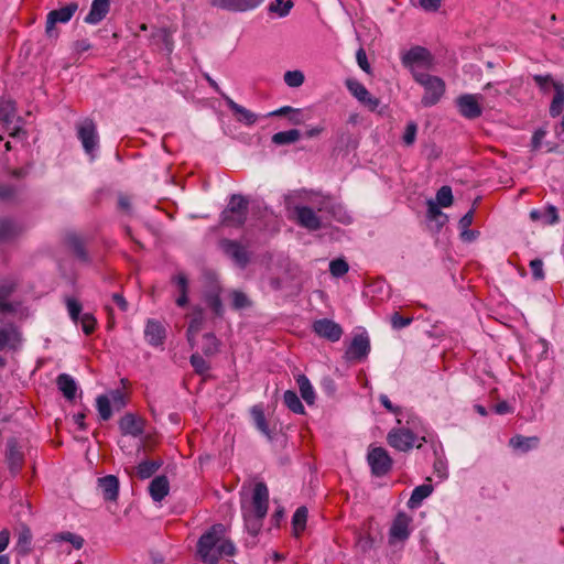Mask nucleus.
<instances>
[{
  "instance_id": "1",
  "label": "nucleus",
  "mask_w": 564,
  "mask_h": 564,
  "mask_svg": "<svg viewBox=\"0 0 564 564\" xmlns=\"http://www.w3.org/2000/svg\"><path fill=\"white\" fill-rule=\"evenodd\" d=\"M284 204L300 226L312 231L321 228L322 220L316 212L326 208L324 196L305 189L293 191L284 196Z\"/></svg>"
},
{
  "instance_id": "2",
  "label": "nucleus",
  "mask_w": 564,
  "mask_h": 564,
  "mask_svg": "<svg viewBox=\"0 0 564 564\" xmlns=\"http://www.w3.org/2000/svg\"><path fill=\"white\" fill-rule=\"evenodd\" d=\"M397 423L398 426L392 427L387 434V442L392 448L409 452L413 447L420 448L427 442L426 429L417 416L409 414L404 425L402 419L398 417Z\"/></svg>"
},
{
  "instance_id": "3",
  "label": "nucleus",
  "mask_w": 564,
  "mask_h": 564,
  "mask_svg": "<svg viewBox=\"0 0 564 564\" xmlns=\"http://www.w3.org/2000/svg\"><path fill=\"white\" fill-rule=\"evenodd\" d=\"M234 553L235 546L226 538V527L221 523L210 527L197 542V555L204 564H218L223 556Z\"/></svg>"
},
{
  "instance_id": "4",
  "label": "nucleus",
  "mask_w": 564,
  "mask_h": 564,
  "mask_svg": "<svg viewBox=\"0 0 564 564\" xmlns=\"http://www.w3.org/2000/svg\"><path fill=\"white\" fill-rule=\"evenodd\" d=\"M499 96L500 91L492 84H487L482 93L459 95L455 105L462 117L473 120L479 118L485 110L494 109Z\"/></svg>"
},
{
  "instance_id": "5",
  "label": "nucleus",
  "mask_w": 564,
  "mask_h": 564,
  "mask_svg": "<svg viewBox=\"0 0 564 564\" xmlns=\"http://www.w3.org/2000/svg\"><path fill=\"white\" fill-rule=\"evenodd\" d=\"M269 507V489L265 484L257 482L252 489L249 503V534L257 533Z\"/></svg>"
},
{
  "instance_id": "6",
  "label": "nucleus",
  "mask_w": 564,
  "mask_h": 564,
  "mask_svg": "<svg viewBox=\"0 0 564 564\" xmlns=\"http://www.w3.org/2000/svg\"><path fill=\"white\" fill-rule=\"evenodd\" d=\"M413 77L424 88V95L421 100L422 105L424 107L436 105L445 93L444 80L441 77L421 72H414Z\"/></svg>"
},
{
  "instance_id": "7",
  "label": "nucleus",
  "mask_w": 564,
  "mask_h": 564,
  "mask_svg": "<svg viewBox=\"0 0 564 564\" xmlns=\"http://www.w3.org/2000/svg\"><path fill=\"white\" fill-rule=\"evenodd\" d=\"M247 220V199L241 195H232L221 213L220 225L224 228H243ZM245 234V229H242Z\"/></svg>"
},
{
  "instance_id": "8",
  "label": "nucleus",
  "mask_w": 564,
  "mask_h": 564,
  "mask_svg": "<svg viewBox=\"0 0 564 564\" xmlns=\"http://www.w3.org/2000/svg\"><path fill=\"white\" fill-rule=\"evenodd\" d=\"M219 248L237 267L241 269L247 267V242L243 240V235L240 239H220Z\"/></svg>"
},
{
  "instance_id": "9",
  "label": "nucleus",
  "mask_w": 564,
  "mask_h": 564,
  "mask_svg": "<svg viewBox=\"0 0 564 564\" xmlns=\"http://www.w3.org/2000/svg\"><path fill=\"white\" fill-rule=\"evenodd\" d=\"M412 517L405 512H398L389 529V543L405 542L412 533Z\"/></svg>"
},
{
  "instance_id": "10",
  "label": "nucleus",
  "mask_w": 564,
  "mask_h": 564,
  "mask_svg": "<svg viewBox=\"0 0 564 564\" xmlns=\"http://www.w3.org/2000/svg\"><path fill=\"white\" fill-rule=\"evenodd\" d=\"M432 61L433 58L429 50L422 46H414L401 56L403 66L411 69L412 74L416 72L414 69L416 66L429 68L432 65Z\"/></svg>"
},
{
  "instance_id": "11",
  "label": "nucleus",
  "mask_w": 564,
  "mask_h": 564,
  "mask_svg": "<svg viewBox=\"0 0 564 564\" xmlns=\"http://www.w3.org/2000/svg\"><path fill=\"white\" fill-rule=\"evenodd\" d=\"M368 464L376 476L386 475L392 467V459L383 447H371L367 455Z\"/></svg>"
},
{
  "instance_id": "12",
  "label": "nucleus",
  "mask_w": 564,
  "mask_h": 564,
  "mask_svg": "<svg viewBox=\"0 0 564 564\" xmlns=\"http://www.w3.org/2000/svg\"><path fill=\"white\" fill-rule=\"evenodd\" d=\"M78 10V3L76 1H72L67 3L66 6L52 10L47 13L46 17V25H45V32L48 36H53V32L55 29V25L57 23H67L70 21L75 12Z\"/></svg>"
},
{
  "instance_id": "13",
  "label": "nucleus",
  "mask_w": 564,
  "mask_h": 564,
  "mask_svg": "<svg viewBox=\"0 0 564 564\" xmlns=\"http://www.w3.org/2000/svg\"><path fill=\"white\" fill-rule=\"evenodd\" d=\"M77 138L80 140L85 152L93 154L98 147V133L96 124L91 119H85L78 124Z\"/></svg>"
},
{
  "instance_id": "14",
  "label": "nucleus",
  "mask_w": 564,
  "mask_h": 564,
  "mask_svg": "<svg viewBox=\"0 0 564 564\" xmlns=\"http://www.w3.org/2000/svg\"><path fill=\"white\" fill-rule=\"evenodd\" d=\"M369 351L370 339L367 333L357 334L346 349L345 358L348 361L362 360L367 358Z\"/></svg>"
},
{
  "instance_id": "15",
  "label": "nucleus",
  "mask_w": 564,
  "mask_h": 564,
  "mask_svg": "<svg viewBox=\"0 0 564 564\" xmlns=\"http://www.w3.org/2000/svg\"><path fill=\"white\" fill-rule=\"evenodd\" d=\"M251 415L254 422L256 429L270 442H272L276 435V421L273 417H267L262 409L254 405L251 410Z\"/></svg>"
},
{
  "instance_id": "16",
  "label": "nucleus",
  "mask_w": 564,
  "mask_h": 564,
  "mask_svg": "<svg viewBox=\"0 0 564 564\" xmlns=\"http://www.w3.org/2000/svg\"><path fill=\"white\" fill-rule=\"evenodd\" d=\"M345 84L349 93L369 110L373 111L378 108L380 104L379 99L372 97L365 85H362L360 82L349 78Z\"/></svg>"
},
{
  "instance_id": "17",
  "label": "nucleus",
  "mask_w": 564,
  "mask_h": 564,
  "mask_svg": "<svg viewBox=\"0 0 564 564\" xmlns=\"http://www.w3.org/2000/svg\"><path fill=\"white\" fill-rule=\"evenodd\" d=\"M6 459L10 473L13 476L18 475L24 463V454L15 437H10L7 441Z\"/></svg>"
},
{
  "instance_id": "18",
  "label": "nucleus",
  "mask_w": 564,
  "mask_h": 564,
  "mask_svg": "<svg viewBox=\"0 0 564 564\" xmlns=\"http://www.w3.org/2000/svg\"><path fill=\"white\" fill-rule=\"evenodd\" d=\"M21 341V333L15 324L8 323L0 327V350H17Z\"/></svg>"
},
{
  "instance_id": "19",
  "label": "nucleus",
  "mask_w": 564,
  "mask_h": 564,
  "mask_svg": "<svg viewBox=\"0 0 564 564\" xmlns=\"http://www.w3.org/2000/svg\"><path fill=\"white\" fill-rule=\"evenodd\" d=\"M119 430L122 435L140 437L144 433V421L133 413H127L119 421Z\"/></svg>"
},
{
  "instance_id": "20",
  "label": "nucleus",
  "mask_w": 564,
  "mask_h": 564,
  "mask_svg": "<svg viewBox=\"0 0 564 564\" xmlns=\"http://www.w3.org/2000/svg\"><path fill=\"white\" fill-rule=\"evenodd\" d=\"M314 332L330 341H337L343 335V329L339 324L332 319L323 318L313 324Z\"/></svg>"
},
{
  "instance_id": "21",
  "label": "nucleus",
  "mask_w": 564,
  "mask_h": 564,
  "mask_svg": "<svg viewBox=\"0 0 564 564\" xmlns=\"http://www.w3.org/2000/svg\"><path fill=\"white\" fill-rule=\"evenodd\" d=\"M144 337L149 345L158 347L164 343L165 328L159 321L148 319Z\"/></svg>"
},
{
  "instance_id": "22",
  "label": "nucleus",
  "mask_w": 564,
  "mask_h": 564,
  "mask_svg": "<svg viewBox=\"0 0 564 564\" xmlns=\"http://www.w3.org/2000/svg\"><path fill=\"white\" fill-rule=\"evenodd\" d=\"M110 11V0H93L90 10L84 21L87 24H98Z\"/></svg>"
},
{
  "instance_id": "23",
  "label": "nucleus",
  "mask_w": 564,
  "mask_h": 564,
  "mask_svg": "<svg viewBox=\"0 0 564 564\" xmlns=\"http://www.w3.org/2000/svg\"><path fill=\"white\" fill-rule=\"evenodd\" d=\"M24 227L14 219L0 218V243L9 242L20 236Z\"/></svg>"
},
{
  "instance_id": "24",
  "label": "nucleus",
  "mask_w": 564,
  "mask_h": 564,
  "mask_svg": "<svg viewBox=\"0 0 564 564\" xmlns=\"http://www.w3.org/2000/svg\"><path fill=\"white\" fill-rule=\"evenodd\" d=\"M98 487L107 501H116L119 495V479L113 475L98 478Z\"/></svg>"
},
{
  "instance_id": "25",
  "label": "nucleus",
  "mask_w": 564,
  "mask_h": 564,
  "mask_svg": "<svg viewBox=\"0 0 564 564\" xmlns=\"http://www.w3.org/2000/svg\"><path fill=\"white\" fill-rule=\"evenodd\" d=\"M65 242L79 261L84 263H88L90 261L88 252L85 248V241L82 237L70 232L66 235Z\"/></svg>"
},
{
  "instance_id": "26",
  "label": "nucleus",
  "mask_w": 564,
  "mask_h": 564,
  "mask_svg": "<svg viewBox=\"0 0 564 564\" xmlns=\"http://www.w3.org/2000/svg\"><path fill=\"white\" fill-rule=\"evenodd\" d=\"M170 492V482L166 476H156L149 485V494L155 502L162 501Z\"/></svg>"
},
{
  "instance_id": "27",
  "label": "nucleus",
  "mask_w": 564,
  "mask_h": 564,
  "mask_svg": "<svg viewBox=\"0 0 564 564\" xmlns=\"http://www.w3.org/2000/svg\"><path fill=\"white\" fill-rule=\"evenodd\" d=\"M14 290L15 284L12 281H0V313H15L17 307L14 304L7 301Z\"/></svg>"
},
{
  "instance_id": "28",
  "label": "nucleus",
  "mask_w": 564,
  "mask_h": 564,
  "mask_svg": "<svg viewBox=\"0 0 564 564\" xmlns=\"http://www.w3.org/2000/svg\"><path fill=\"white\" fill-rule=\"evenodd\" d=\"M58 390L63 393L65 399L73 401L76 398L78 390L77 383L74 378L67 373H61L56 378Z\"/></svg>"
},
{
  "instance_id": "29",
  "label": "nucleus",
  "mask_w": 564,
  "mask_h": 564,
  "mask_svg": "<svg viewBox=\"0 0 564 564\" xmlns=\"http://www.w3.org/2000/svg\"><path fill=\"white\" fill-rule=\"evenodd\" d=\"M433 492V486L430 484H423L415 487L411 494L410 499L406 502L409 509L415 510L421 507L423 500L430 497Z\"/></svg>"
},
{
  "instance_id": "30",
  "label": "nucleus",
  "mask_w": 564,
  "mask_h": 564,
  "mask_svg": "<svg viewBox=\"0 0 564 564\" xmlns=\"http://www.w3.org/2000/svg\"><path fill=\"white\" fill-rule=\"evenodd\" d=\"M539 437L536 436H522L516 435L510 438L509 444L514 451H519L521 453H527L539 445Z\"/></svg>"
},
{
  "instance_id": "31",
  "label": "nucleus",
  "mask_w": 564,
  "mask_h": 564,
  "mask_svg": "<svg viewBox=\"0 0 564 564\" xmlns=\"http://www.w3.org/2000/svg\"><path fill=\"white\" fill-rule=\"evenodd\" d=\"M163 465V460L161 458L153 460H142L135 468V474L139 479H148L152 477Z\"/></svg>"
},
{
  "instance_id": "32",
  "label": "nucleus",
  "mask_w": 564,
  "mask_h": 564,
  "mask_svg": "<svg viewBox=\"0 0 564 564\" xmlns=\"http://www.w3.org/2000/svg\"><path fill=\"white\" fill-rule=\"evenodd\" d=\"M530 217L532 220H539L545 225H553L558 220L557 210L554 206H547L544 210L532 209Z\"/></svg>"
},
{
  "instance_id": "33",
  "label": "nucleus",
  "mask_w": 564,
  "mask_h": 564,
  "mask_svg": "<svg viewBox=\"0 0 564 564\" xmlns=\"http://www.w3.org/2000/svg\"><path fill=\"white\" fill-rule=\"evenodd\" d=\"M296 382L299 384V389L301 392V397L308 404H313L315 401V390L311 384L308 378L304 375H299L296 378Z\"/></svg>"
},
{
  "instance_id": "34",
  "label": "nucleus",
  "mask_w": 564,
  "mask_h": 564,
  "mask_svg": "<svg viewBox=\"0 0 564 564\" xmlns=\"http://www.w3.org/2000/svg\"><path fill=\"white\" fill-rule=\"evenodd\" d=\"M301 138V132L297 129L288 131H280L272 135V142L276 145L291 144Z\"/></svg>"
},
{
  "instance_id": "35",
  "label": "nucleus",
  "mask_w": 564,
  "mask_h": 564,
  "mask_svg": "<svg viewBox=\"0 0 564 564\" xmlns=\"http://www.w3.org/2000/svg\"><path fill=\"white\" fill-rule=\"evenodd\" d=\"M308 511L305 507H300L295 510L292 517V527L294 534L299 536L306 528Z\"/></svg>"
},
{
  "instance_id": "36",
  "label": "nucleus",
  "mask_w": 564,
  "mask_h": 564,
  "mask_svg": "<svg viewBox=\"0 0 564 564\" xmlns=\"http://www.w3.org/2000/svg\"><path fill=\"white\" fill-rule=\"evenodd\" d=\"M213 7L228 11H245L247 0H210Z\"/></svg>"
},
{
  "instance_id": "37",
  "label": "nucleus",
  "mask_w": 564,
  "mask_h": 564,
  "mask_svg": "<svg viewBox=\"0 0 564 564\" xmlns=\"http://www.w3.org/2000/svg\"><path fill=\"white\" fill-rule=\"evenodd\" d=\"M294 3L292 0H274L270 3L268 10L279 18H285L290 14Z\"/></svg>"
},
{
  "instance_id": "38",
  "label": "nucleus",
  "mask_w": 564,
  "mask_h": 564,
  "mask_svg": "<svg viewBox=\"0 0 564 564\" xmlns=\"http://www.w3.org/2000/svg\"><path fill=\"white\" fill-rule=\"evenodd\" d=\"M427 218L430 221H435L438 228L447 221V216L441 212L433 199L427 200Z\"/></svg>"
},
{
  "instance_id": "39",
  "label": "nucleus",
  "mask_w": 564,
  "mask_h": 564,
  "mask_svg": "<svg viewBox=\"0 0 564 564\" xmlns=\"http://www.w3.org/2000/svg\"><path fill=\"white\" fill-rule=\"evenodd\" d=\"M98 414L102 421H108L112 415L110 398L107 394H100L96 399Z\"/></svg>"
},
{
  "instance_id": "40",
  "label": "nucleus",
  "mask_w": 564,
  "mask_h": 564,
  "mask_svg": "<svg viewBox=\"0 0 564 564\" xmlns=\"http://www.w3.org/2000/svg\"><path fill=\"white\" fill-rule=\"evenodd\" d=\"M15 117L14 102L11 100H0V121L7 127L13 122Z\"/></svg>"
},
{
  "instance_id": "41",
  "label": "nucleus",
  "mask_w": 564,
  "mask_h": 564,
  "mask_svg": "<svg viewBox=\"0 0 564 564\" xmlns=\"http://www.w3.org/2000/svg\"><path fill=\"white\" fill-rule=\"evenodd\" d=\"M283 402L284 404L294 413L296 414H303L304 413V406L297 397V394L292 391L288 390L283 394Z\"/></svg>"
},
{
  "instance_id": "42",
  "label": "nucleus",
  "mask_w": 564,
  "mask_h": 564,
  "mask_svg": "<svg viewBox=\"0 0 564 564\" xmlns=\"http://www.w3.org/2000/svg\"><path fill=\"white\" fill-rule=\"evenodd\" d=\"M189 362L194 368L195 372L199 376H206L210 366L207 360L204 359L198 352H195L191 356Z\"/></svg>"
},
{
  "instance_id": "43",
  "label": "nucleus",
  "mask_w": 564,
  "mask_h": 564,
  "mask_svg": "<svg viewBox=\"0 0 564 564\" xmlns=\"http://www.w3.org/2000/svg\"><path fill=\"white\" fill-rule=\"evenodd\" d=\"M202 350L206 356H213L218 351V340L212 333L203 336Z\"/></svg>"
},
{
  "instance_id": "44",
  "label": "nucleus",
  "mask_w": 564,
  "mask_h": 564,
  "mask_svg": "<svg viewBox=\"0 0 564 564\" xmlns=\"http://www.w3.org/2000/svg\"><path fill=\"white\" fill-rule=\"evenodd\" d=\"M205 301L208 307L214 312L215 315H223V303L219 294L217 292L210 291L206 294Z\"/></svg>"
},
{
  "instance_id": "45",
  "label": "nucleus",
  "mask_w": 564,
  "mask_h": 564,
  "mask_svg": "<svg viewBox=\"0 0 564 564\" xmlns=\"http://www.w3.org/2000/svg\"><path fill=\"white\" fill-rule=\"evenodd\" d=\"M56 541H64L70 543L76 550H80L84 545L85 540L75 533L65 531L55 535Z\"/></svg>"
},
{
  "instance_id": "46",
  "label": "nucleus",
  "mask_w": 564,
  "mask_h": 564,
  "mask_svg": "<svg viewBox=\"0 0 564 564\" xmlns=\"http://www.w3.org/2000/svg\"><path fill=\"white\" fill-rule=\"evenodd\" d=\"M440 207H449L453 204V193L449 186H442L436 193L434 200Z\"/></svg>"
},
{
  "instance_id": "47",
  "label": "nucleus",
  "mask_w": 564,
  "mask_h": 564,
  "mask_svg": "<svg viewBox=\"0 0 564 564\" xmlns=\"http://www.w3.org/2000/svg\"><path fill=\"white\" fill-rule=\"evenodd\" d=\"M284 83L291 88H297L304 83V74L301 70H288L283 76Z\"/></svg>"
},
{
  "instance_id": "48",
  "label": "nucleus",
  "mask_w": 564,
  "mask_h": 564,
  "mask_svg": "<svg viewBox=\"0 0 564 564\" xmlns=\"http://www.w3.org/2000/svg\"><path fill=\"white\" fill-rule=\"evenodd\" d=\"M65 304H66V307H67V311H68V314H69L72 321L74 323H78L79 317L82 316L80 315L82 308H83L82 303L74 297H66Z\"/></svg>"
},
{
  "instance_id": "49",
  "label": "nucleus",
  "mask_w": 564,
  "mask_h": 564,
  "mask_svg": "<svg viewBox=\"0 0 564 564\" xmlns=\"http://www.w3.org/2000/svg\"><path fill=\"white\" fill-rule=\"evenodd\" d=\"M107 395L113 410L120 411L127 405L126 394L120 389L111 390Z\"/></svg>"
},
{
  "instance_id": "50",
  "label": "nucleus",
  "mask_w": 564,
  "mask_h": 564,
  "mask_svg": "<svg viewBox=\"0 0 564 564\" xmlns=\"http://www.w3.org/2000/svg\"><path fill=\"white\" fill-rule=\"evenodd\" d=\"M417 134V124L414 121H409L405 126L402 142L406 147H411L414 144Z\"/></svg>"
},
{
  "instance_id": "51",
  "label": "nucleus",
  "mask_w": 564,
  "mask_h": 564,
  "mask_svg": "<svg viewBox=\"0 0 564 564\" xmlns=\"http://www.w3.org/2000/svg\"><path fill=\"white\" fill-rule=\"evenodd\" d=\"M349 270L348 263L343 259H336L329 263V272L335 278L345 275Z\"/></svg>"
},
{
  "instance_id": "52",
  "label": "nucleus",
  "mask_w": 564,
  "mask_h": 564,
  "mask_svg": "<svg viewBox=\"0 0 564 564\" xmlns=\"http://www.w3.org/2000/svg\"><path fill=\"white\" fill-rule=\"evenodd\" d=\"M230 306L235 310H240L247 304V296L243 292L240 291H230L229 292Z\"/></svg>"
},
{
  "instance_id": "53",
  "label": "nucleus",
  "mask_w": 564,
  "mask_h": 564,
  "mask_svg": "<svg viewBox=\"0 0 564 564\" xmlns=\"http://www.w3.org/2000/svg\"><path fill=\"white\" fill-rule=\"evenodd\" d=\"M82 329L86 335H90L96 327L97 321L90 313H85L79 317Z\"/></svg>"
},
{
  "instance_id": "54",
  "label": "nucleus",
  "mask_w": 564,
  "mask_h": 564,
  "mask_svg": "<svg viewBox=\"0 0 564 564\" xmlns=\"http://www.w3.org/2000/svg\"><path fill=\"white\" fill-rule=\"evenodd\" d=\"M203 319L202 316H194L187 328V339L191 344H193L195 335L200 330Z\"/></svg>"
},
{
  "instance_id": "55",
  "label": "nucleus",
  "mask_w": 564,
  "mask_h": 564,
  "mask_svg": "<svg viewBox=\"0 0 564 564\" xmlns=\"http://www.w3.org/2000/svg\"><path fill=\"white\" fill-rule=\"evenodd\" d=\"M564 109V96H554L550 105V116L555 118L558 117Z\"/></svg>"
},
{
  "instance_id": "56",
  "label": "nucleus",
  "mask_w": 564,
  "mask_h": 564,
  "mask_svg": "<svg viewBox=\"0 0 564 564\" xmlns=\"http://www.w3.org/2000/svg\"><path fill=\"white\" fill-rule=\"evenodd\" d=\"M530 269L532 276L535 280H542L544 279V271H543V262L540 259H533L530 261Z\"/></svg>"
},
{
  "instance_id": "57",
  "label": "nucleus",
  "mask_w": 564,
  "mask_h": 564,
  "mask_svg": "<svg viewBox=\"0 0 564 564\" xmlns=\"http://www.w3.org/2000/svg\"><path fill=\"white\" fill-rule=\"evenodd\" d=\"M412 323V317H403L399 313H394L391 316V325L394 329H401L409 326Z\"/></svg>"
},
{
  "instance_id": "58",
  "label": "nucleus",
  "mask_w": 564,
  "mask_h": 564,
  "mask_svg": "<svg viewBox=\"0 0 564 564\" xmlns=\"http://www.w3.org/2000/svg\"><path fill=\"white\" fill-rule=\"evenodd\" d=\"M379 401L382 404V406H384L389 412L395 414L397 419L401 417V415H402L401 409L399 406H394L392 404V402L390 401V399L388 398V395L380 394Z\"/></svg>"
},
{
  "instance_id": "59",
  "label": "nucleus",
  "mask_w": 564,
  "mask_h": 564,
  "mask_svg": "<svg viewBox=\"0 0 564 564\" xmlns=\"http://www.w3.org/2000/svg\"><path fill=\"white\" fill-rule=\"evenodd\" d=\"M91 43L88 39H82L73 42L72 48L75 54H82L84 52H87L91 48Z\"/></svg>"
},
{
  "instance_id": "60",
  "label": "nucleus",
  "mask_w": 564,
  "mask_h": 564,
  "mask_svg": "<svg viewBox=\"0 0 564 564\" xmlns=\"http://www.w3.org/2000/svg\"><path fill=\"white\" fill-rule=\"evenodd\" d=\"M533 79L543 93H547L553 78L551 75H534Z\"/></svg>"
},
{
  "instance_id": "61",
  "label": "nucleus",
  "mask_w": 564,
  "mask_h": 564,
  "mask_svg": "<svg viewBox=\"0 0 564 564\" xmlns=\"http://www.w3.org/2000/svg\"><path fill=\"white\" fill-rule=\"evenodd\" d=\"M159 36L163 42L165 50L171 53L173 51V39L171 32L167 29H162L159 32Z\"/></svg>"
},
{
  "instance_id": "62",
  "label": "nucleus",
  "mask_w": 564,
  "mask_h": 564,
  "mask_svg": "<svg viewBox=\"0 0 564 564\" xmlns=\"http://www.w3.org/2000/svg\"><path fill=\"white\" fill-rule=\"evenodd\" d=\"M356 59H357V63L359 65V67L366 72L367 74L370 73V65L368 63V59H367V55H366V52L364 48H359L356 53Z\"/></svg>"
},
{
  "instance_id": "63",
  "label": "nucleus",
  "mask_w": 564,
  "mask_h": 564,
  "mask_svg": "<svg viewBox=\"0 0 564 564\" xmlns=\"http://www.w3.org/2000/svg\"><path fill=\"white\" fill-rule=\"evenodd\" d=\"M419 6L427 12H435L440 9L442 0H417Z\"/></svg>"
},
{
  "instance_id": "64",
  "label": "nucleus",
  "mask_w": 564,
  "mask_h": 564,
  "mask_svg": "<svg viewBox=\"0 0 564 564\" xmlns=\"http://www.w3.org/2000/svg\"><path fill=\"white\" fill-rule=\"evenodd\" d=\"M17 188L12 185H0V199L11 200L15 197Z\"/></svg>"
}]
</instances>
